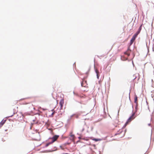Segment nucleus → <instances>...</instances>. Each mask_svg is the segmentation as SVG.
<instances>
[{"instance_id": "obj_7", "label": "nucleus", "mask_w": 154, "mask_h": 154, "mask_svg": "<svg viewBox=\"0 0 154 154\" xmlns=\"http://www.w3.org/2000/svg\"><path fill=\"white\" fill-rule=\"evenodd\" d=\"M141 26L142 25H141L140 27L139 28L137 31L136 33L135 34V38L136 37V36L140 32L141 29Z\"/></svg>"}, {"instance_id": "obj_21", "label": "nucleus", "mask_w": 154, "mask_h": 154, "mask_svg": "<svg viewBox=\"0 0 154 154\" xmlns=\"http://www.w3.org/2000/svg\"><path fill=\"white\" fill-rule=\"evenodd\" d=\"M79 139H80L81 138V137H79Z\"/></svg>"}, {"instance_id": "obj_14", "label": "nucleus", "mask_w": 154, "mask_h": 154, "mask_svg": "<svg viewBox=\"0 0 154 154\" xmlns=\"http://www.w3.org/2000/svg\"><path fill=\"white\" fill-rule=\"evenodd\" d=\"M60 147L61 148V149H64V148L62 146H60Z\"/></svg>"}, {"instance_id": "obj_18", "label": "nucleus", "mask_w": 154, "mask_h": 154, "mask_svg": "<svg viewBox=\"0 0 154 154\" xmlns=\"http://www.w3.org/2000/svg\"><path fill=\"white\" fill-rule=\"evenodd\" d=\"M94 140L96 141H97L98 140L97 139H94Z\"/></svg>"}, {"instance_id": "obj_26", "label": "nucleus", "mask_w": 154, "mask_h": 154, "mask_svg": "<svg viewBox=\"0 0 154 154\" xmlns=\"http://www.w3.org/2000/svg\"><path fill=\"white\" fill-rule=\"evenodd\" d=\"M134 22H135V20H134Z\"/></svg>"}, {"instance_id": "obj_1", "label": "nucleus", "mask_w": 154, "mask_h": 154, "mask_svg": "<svg viewBox=\"0 0 154 154\" xmlns=\"http://www.w3.org/2000/svg\"><path fill=\"white\" fill-rule=\"evenodd\" d=\"M135 113H133L132 116L128 119L127 121L125 124V126H126L128 123L130 122L134 118V115Z\"/></svg>"}, {"instance_id": "obj_12", "label": "nucleus", "mask_w": 154, "mask_h": 154, "mask_svg": "<svg viewBox=\"0 0 154 154\" xmlns=\"http://www.w3.org/2000/svg\"><path fill=\"white\" fill-rule=\"evenodd\" d=\"M51 143H51H47L46 144V146L47 147L50 144H51V143Z\"/></svg>"}, {"instance_id": "obj_25", "label": "nucleus", "mask_w": 154, "mask_h": 154, "mask_svg": "<svg viewBox=\"0 0 154 154\" xmlns=\"http://www.w3.org/2000/svg\"><path fill=\"white\" fill-rule=\"evenodd\" d=\"M84 130V129H83L82 130V131H83Z\"/></svg>"}, {"instance_id": "obj_11", "label": "nucleus", "mask_w": 154, "mask_h": 154, "mask_svg": "<svg viewBox=\"0 0 154 154\" xmlns=\"http://www.w3.org/2000/svg\"><path fill=\"white\" fill-rule=\"evenodd\" d=\"M130 51V50H129V49H128L127 51L125 52V54H127L128 55H129V51Z\"/></svg>"}, {"instance_id": "obj_22", "label": "nucleus", "mask_w": 154, "mask_h": 154, "mask_svg": "<svg viewBox=\"0 0 154 154\" xmlns=\"http://www.w3.org/2000/svg\"><path fill=\"white\" fill-rule=\"evenodd\" d=\"M116 121L117 122H118V121L117 120H116L115 121V122H116Z\"/></svg>"}, {"instance_id": "obj_2", "label": "nucleus", "mask_w": 154, "mask_h": 154, "mask_svg": "<svg viewBox=\"0 0 154 154\" xmlns=\"http://www.w3.org/2000/svg\"><path fill=\"white\" fill-rule=\"evenodd\" d=\"M69 136H70L69 139L72 141H74L75 138V135L72 134V132H71L70 133Z\"/></svg>"}, {"instance_id": "obj_24", "label": "nucleus", "mask_w": 154, "mask_h": 154, "mask_svg": "<svg viewBox=\"0 0 154 154\" xmlns=\"http://www.w3.org/2000/svg\"><path fill=\"white\" fill-rule=\"evenodd\" d=\"M54 114V112H53L52 114V115H53V114Z\"/></svg>"}, {"instance_id": "obj_16", "label": "nucleus", "mask_w": 154, "mask_h": 154, "mask_svg": "<svg viewBox=\"0 0 154 154\" xmlns=\"http://www.w3.org/2000/svg\"><path fill=\"white\" fill-rule=\"evenodd\" d=\"M138 79H139L140 78V76H139V74H138Z\"/></svg>"}, {"instance_id": "obj_13", "label": "nucleus", "mask_w": 154, "mask_h": 154, "mask_svg": "<svg viewBox=\"0 0 154 154\" xmlns=\"http://www.w3.org/2000/svg\"><path fill=\"white\" fill-rule=\"evenodd\" d=\"M131 38H135V34H134Z\"/></svg>"}, {"instance_id": "obj_9", "label": "nucleus", "mask_w": 154, "mask_h": 154, "mask_svg": "<svg viewBox=\"0 0 154 154\" xmlns=\"http://www.w3.org/2000/svg\"><path fill=\"white\" fill-rule=\"evenodd\" d=\"M95 72L97 73V78L98 79L99 77V72L98 70L97 69H95Z\"/></svg>"}, {"instance_id": "obj_15", "label": "nucleus", "mask_w": 154, "mask_h": 154, "mask_svg": "<svg viewBox=\"0 0 154 154\" xmlns=\"http://www.w3.org/2000/svg\"><path fill=\"white\" fill-rule=\"evenodd\" d=\"M135 40V39H131V42H132V41H134V40Z\"/></svg>"}, {"instance_id": "obj_17", "label": "nucleus", "mask_w": 154, "mask_h": 154, "mask_svg": "<svg viewBox=\"0 0 154 154\" xmlns=\"http://www.w3.org/2000/svg\"><path fill=\"white\" fill-rule=\"evenodd\" d=\"M132 0V2H133L134 4V0Z\"/></svg>"}, {"instance_id": "obj_19", "label": "nucleus", "mask_w": 154, "mask_h": 154, "mask_svg": "<svg viewBox=\"0 0 154 154\" xmlns=\"http://www.w3.org/2000/svg\"><path fill=\"white\" fill-rule=\"evenodd\" d=\"M153 51H154V46H153V48H152Z\"/></svg>"}, {"instance_id": "obj_3", "label": "nucleus", "mask_w": 154, "mask_h": 154, "mask_svg": "<svg viewBox=\"0 0 154 154\" xmlns=\"http://www.w3.org/2000/svg\"><path fill=\"white\" fill-rule=\"evenodd\" d=\"M88 84L86 80H83L82 82L81 83V85L82 87H85L87 86Z\"/></svg>"}, {"instance_id": "obj_23", "label": "nucleus", "mask_w": 154, "mask_h": 154, "mask_svg": "<svg viewBox=\"0 0 154 154\" xmlns=\"http://www.w3.org/2000/svg\"><path fill=\"white\" fill-rule=\"evenodd\" d=\"M123 136H120V137H123Z\"/></svg>"}, {"instance_id": "obj_5", "label": "nucleus", "mask_w": 154, "mask_h": 154, "mask_svg": "<svg viewBox=\"0 0 154 154\" xmlns=\"http://www.w3.org/2000/svg\"><path fill=\"white\" fill-rule=\"evenodd\" d=\"M64 103V100L61 99L59 103V104L60 106V109H62Z\"/></svg>"}, {"instance_id": "obj_6", "label": "nucleus", "mask_w": 154, "mask_h": 154, "mask_svg": "<svg viewBox=\"0 0 154 154\" xmlns=\"http://www.w3.org/2000/svg\"><path fill=\"white\" fill-rule=\"evenodd\" d=\"M135 103L136 104V106H135V113L137 111V110L138 109V103L137 102V97H135Z\"/></svg>"}, {"instance_id": "obj_4", "label": "nucleus", "mask_w": 154, "mask_h": 154, "mask_svg": "<svg viewBox=\"0 0 154 154\" xmlns=\"http://www.w3.org/2000/svg\"><path fill=\"white\" fill-rule=\"evenodd\" d=\"M59 137V136L58 135H55L52 138H51L52 140V141L51 142V143H53L54 141H56L58 138Z\"/></svg>"}, {"instance_id": "obj_20", "label": "nucleus", "mask_w": 154, "mask_h": 154, "mask_svg": "<svg viewBox=\"0 0 154 154\" xmlns=\"http://www.w3.org/2000/svg\"><path fill=\"white\" fill-rule=\"evenodd\" d=\"M132 63H133V66H134V62H133V61H132Z\"/></svg>"}, {"instance_id": "obj_10", "label": "nucleus", "mask_w": 154, "mask_h": 154, "mask_svg": "<svg viewBox=\"0 0 154 154\" xmlns=\"http://www.w3.org/2000/svg\"><path fill=\"white\" fill-rule=\"evenodd\" d=\"M119 132H118L115 134V135H119L120 134L122 133V130H119Z\"/></svg>"}, {"instance_id": "obj_8", "label": "nucleus", "mask_w": 154, "mask_h": 154, "mask_svg": "<svg viewBox=\"0 0 154 154\" xmlns=\"http://www.w3.org/2000/svg\"><path fill=\"white\" fill-rule=\"evenodd\" d=\"M6 120H2L1 122H0V128H1L2 125L5 124L6 122Z\"/></svg>"}]
</instances>
